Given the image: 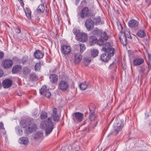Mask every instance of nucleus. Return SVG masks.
<instances>
[{"mask_svg": "<svg viewBox=\"0 0 151 151\" xmlns=\"http://www.w3.org/2000/svg\"><path fill=\"white\" fill-rule=\"evenodd\" d=\"M71 50L70 47L66 45H62L61 47V50L62 53L64 55L69 54Z\"/></svg>", "mask_w": 151, "mask_h": 151, "instance_id": "obj_8", "label": "nucleus"}, {"mask_svg": "<svg viewBox=\"0 0 151 151\" xmlns=\"http://www.w3.org/2000/svg\"><path fill=\"white\" fill-rule=\"evenodd\" d=\"M116 64L115 63H113L109 66V69L113 71H115L117 68Z\"/></svg>", "mask_w": 151, "mask_h": 151, "instance_id": "obj_33", "label": "nucleus"}, {"mask_svg": "<svg viewBox=\"0 0 151 151\" xmlns=\"http://www.w3.org/2000/svg\"><path fill=\"white\" fill-rule=\"evenodd\" d=\"M49 79L50 82L52 83H55L58 81V76L55 74H52L49 77Z\"/></svg>", "mask_w": 151, "mask_h": 151, "instance_id": "obj_19", "label": "nucleus"}, {"mask_svg": "<svg viewBox=\"0 0 151 151\" xmlns=\"http://www.w3.org/2000/svg\"><path fill=\"white\" fill-rule=\"evenodd\" d=\"M13 63L12 60L10 59H6L3 61L2 65L5 68L8 69L12 66Z\"/></svg>", "mask_w": 151, "mask_h": 151, "instance_id": "obj_11", "label": "nucleus"}, {"mask_svg": "<svg viewBox=\"0 0 151 151\" xmlns=\"http://www.w3.org/2000/svg\"><path fill=\"white\" fill-rule=\"evenodd\" d=\"M91 56L93 58H95L98 55L99 51L95 49H91Z\"/></svg>", "mask_w": 151, "mask_h": 151, "instance_id": "obj_28", "label": "nucleus"}, {"mask_svg": "<svg viewBox=\"0 0 151 151\" xmlns=\"http://www.w3.org/2000/svg\"><path fill=\"white\" fill-rule=\"evenodd\" d=\"M3 75V71L0 69V78L2 77Z\"/></svg>", "mask_w": 151, "mask_h": 151, "instance_id": "obj_52", "label": "nucleus"}, {"mask_svg": "<svg viewBox=\"0 0 151 151\" xmlns=\"http://www.w3.org/2000/svg\"><path fill=\"white\" fill-rule=\"evenodd\" d=\"M4 53L2 52H0V59H2L4 56Z\"/></svg>", "mask_w": 151, "mask_h": 151, "instance_id": "obj_50", "label": "nucleus"}, {"mask_svg": "<svg viewBox=\"0 0 151 151\" xmlns=\"http://www.w3.org/2000/svg\"><path fill=\"white\" fill-rule=\"evenodd\" d=\"M28 56L26 55L23 56L21 60L22 63L24 64L28 60Z\"/></svg>", "mask_w": 151, "mask_h": 151, "instance_id": "obj_40", "label": "nucleus"}, {"mask_svg": "<svg viewBox=\"0 0 151 151\" xmlns=\"http://www.w3.org/2000/svg\"><path fill=\"white\" fill-rule=\"evenodd\" d=\"M144 62V60L142 58H136L133 61V64L134 66L140 65Z\"/></svg>", "mask_w": 151, "mask_h": 151, "instance_id": "obj_21", "label": "nucleus"}, {"mask_svg": "<svg viewBox=\"0 0 151 151\" xmlns=\"http://www.w3.org/2000/svg\"><path fill=\"white\" fill-rule=\"evenodd\" d=\"M128 24L130 27L132 28L137 27L138 25L139 22L136 20L133 19L129 21Z\"/></svg>", "mask_w": 151, "mask_h": 151, "instance_id": "obj_15", "label": "nucleus"}, {"mask_svg": "<svg viewBox=\"0 0 151 151\" xmlns=\"http://www.w3.org/2000/svg\"><path fill=\"white\" fill-rule=\"evenodd\" d=\"M147 68V67L145 65H142L139 67V69H138L139 73L143 74L145 73L146 74V70Z\"/></svg>", "mask_w": 151, "mask_h": 151, "instance_id": "obj_29", "label": "nucleus"}, {"mask_svg": "<svg viewBox=\"0 0 151 151\" xmlns=\"http://www.w3.org/2000/svg\"><path fill=\"white\" fill-rule=\"evenodd\" d=\"M94 22L90 18L87 19L85 22V26L88 31H90L94 27Z\"/></svg>", "mask_w": 151, "mask_h": 151, "instance_id": "obj_7", "label": "nucleus"}, {"mask_svg": "<svg viewBox=\"0 0 151 151\" xmlns=\"http://www.w3.org/2000/svg\"><path fill=\"white\" fill-rule=\"evenodd\" d=\"M29 78L32 81H37L38 80V77L35 73H31L29 75Z\"/></svg>", "mask_w": 151, "mask_h": 151, "instance_id": "obj_34", "label": "nucleus"}, {"mask_svg": "<svg viewBox=\"0 0 151 151\" xmlns=\"http://www.w3.org/2000/svg\"><path fill=\"white\" fill-rule=\"evenodd\" d=\"M79 87L80 89L82 90H84L87 88L90 87V85H89L88 83H86V82H83L79 85Z\"/></svg>", "mask_w": 151, "mask_h": 151, "instance_id": "obj_25", "label": "nucleus"}, {"mask_svg": "<svg viewBox=\"0 0 151 151\" xmlns=\"http://www.w3.org/2000/svg\"><path fill=\"white\" fill-rule=\"evenodd\" d=\"M148 69L147 71L146 72V74H147L148 72L151 70V64L150 63H148Z\"/></svg>", "mask_w": 151, "mask_h": 151, "instance_id": "obj_49", "label": "nucleus"}, {"mask_svg": "<svg viewBox=\"0 0 151 151\" xmlns=\"http://www.w3.org/2000/svg\"><path fill=\"white\" fill-rule=\"evenodd\" d=\"M47 90H49L47 89V87L46 86H43L40 89V92L41 94H44L47 91Z\"/></svg>", "mask_w": 151, "mask_h": 151, "instance_id": "obj_37", "label": "nucleus"}, {"mask_svg": "<svg viewBox=\"0 0 151 151\" xmlns=\"http://www.w3.org/2000/svg\"><path fill=\"white\" fill-rule=\"evenodd\" d=\"M44 53L40 51V50H37L34 52V55L37 59H41L44 56Z\"/></svg>", "mask_w": 151, "mask_h": 151, "instance_id": "obj_18", "label": "nucleus"}, {"mask_svg": "<svg viewBox=\"0 0 151 151\" xmlns=\"http://www.w3.org/2000/svg\"><path fill=\"white\" fill-rule=\"evenodd\" d=\"M0 130L1 131H3V134L4 135L5 134H6V132L5 130V128L4 127V124L2 122H0Z\"/></svg>", "mask_w": 151, "mask_h": 151, "instance_id": "obj_38", "label": "nucleus"}, {"mask_svg": "<svg viewBox=\"0 0 151 151\" xmlns=\"http://www.w3.org/2000/svg\"><path fill=\"white\" fill-rule=\"evenodd\" d=\"M91 60L88 58H85L83 59V63L86 66H87L91 62Z\"/></svg>", "mask_w": 151, "mask_h": 151, "instance_id": "obj_39", "label": "nucleus"}, {"mask_svg": "<svg viewBox=\"0 0 151 151\" xmlns=\"http://www.w3.org/2000/svg\"><path fill=\"white\" fill-rule=\"evenodd\" d=\"M73 32L74 35H76V38H77V35L81 33L79 30L76 29H73Z\"/></svg>", "mask_w": 151, "mask_h": 151, "instance_id": "obj_44", "label": "nucleus"}, {"mask_svg": "<svg viewBox=\"0 0 151 151\" xmlns=\"http://www.w3.org/2000/svg\"><path fill=\"white\" fill-rule=\"evenodd\" d=\"M20 124L22 127L27 128V130L25 131V132L27 133H31L36 129L37 125L33 122L32 119H28L22 121Z\"/></svg>", "mask_w": 151, "mask_h": 151, "instance_id": "obj_1", "label": "nucleus"}, {"mask_svg": "<svg viewBox=\"0 0 151 151\" xmlns=\"http://www.w3.org/2000/svg\"><path fill=\"white\" fill-rule=\"evenodd\" d=\"M52 118L50 117L46 121H42L40 124V127L45 130V135L47 136L52 131L53 124L52 122Z\"/></svg>", "mask_w": 151, "mask_h": 151, "instance_id": "obj_2", "label": "nucleus"}, {"mask_svg": "<svg viewBox=\"0 0 151 151\" xmlns=\"http://www.w3.org/2000/svg\"><path fill=\"white\" fill-rule=\"evenodd\" d=\"M22 69L21 66L16 65L12 68V72L13 73H16L20 71Z\"/></svg>", "mask_w": 151, "mask_h": 151, "instance_id": "obj_27", "label": "nucleus"}, {"mask_svg": "<svg viewBox=\"0 0 151 151\" xmlns=\"http://www.w3.org/2000/svg\"><path fill=\"white\" fill-rule=\"evenodd\" d=\"M109 36L105 32H103L101 33V38L97 41V44L99 46L103 45L104 42L106 41L109 38Z\"/></svg>", "mask_w": 151, "mask_h": 151, "instance_id": "obj_4", "label": "nucleus"}, {"mask_svg": "<svg viewBox=\"0 0 151 151\" xmlns=\"http://www.w3.org/2000/svg\"><path fill=\"white\" fill-rule=\"evenodd\" d=\"M147 55L148 59H151V55L150 53H148Z\"/></svg>", "mask_w": 151, "mask_h": 151, "instance_id": "obj_53", "label": "nucleus"}, {"mask_svg": "<svg viewBox=\"0 0 151 151\" xmlns=\"http://www.w3.org/2000/svg\"><path fill=\"white\" fill-rule=\"evenodd\" d=\"M74 120H76L78 122H81L83 118V114L77 112L74 113L73 114Z\"/></svg>", "mask_w": 151, "mask_h": 151, "instance_id": "obj_9", "label": "nucleus"}, {"mask_svg": "<svg viewBox=\"0 0 151 151\" xmlns=\"http://www.w3.org/2000/svg\"><path fill=\"white\" fill-rule=\"evenodd\" d=\"M23 134V131L22 129L20 128L18 129L17 131V134L20 136H21Z\"/></svg>", "mask_w": 151, "mask_h": 151, "instance_id": "obj_46", "label": "nucleus"}, {"mask_svg": "<svg viewBox=\"0 0 151 151\" xmlns=\"http://www.w3.org/2000/svg\"><path fill=\"white\" fill-rule=\"evenodd\" d=\"M43 65V63L42 61H40L37 63L35 65V69L36 71H40L41 67V65Z\"/></svg>", "mask_w": 151, "mask_h": 151, "instance_id": "obj_30", "label": "nucleus"}, {"mask_svg": "<svg viewBox=\"0 0 151 151\" xmlns=\"http://www.w3.org/2000/svg\"><path fill=\"white\" fill-rule=\"evenodd\" d=\"M95 15V14L93 12H90L87 6H85L82 9L80 13L81 17L83 19L86 17L91 18Z\"/></svg>", "mask_w": 151, "mask_h": 151, "instance_id": "obj_3", "label": "nucleus"}, {"mask_svg": "<svg viewBox=\"0 0 151 151\" xmlns=\"http://www.w3.org/2000/svg\"><path fill=\"white\" fill-rule=\"evenodd\" d=\"M19 142L20 143L24 145H27L28 144L29 141L28 138L27 137H22L19 139Z\"/></svg>", "mask_w": 151, "mask_h": 151, "instance_id": "obj_23", "label": "nucleus"}, {"mask_svg": "<svg viewBox=\"0 0 151 151\" xmlns=\"http://www.w3.org/2000/svg\"><path fill=\"white\" fill-rule=\"evenodd\" d=\"M43 133L41 131L37 132L35 134L34 136V138L35 139H37L40 138L42 139L43 138Z\"/></svg>", "mask_w": 151, "mask_h": 151, "instance_id": "obj_26", "label": "nucleus"}, {"mask_svg": "<svg viewBox=\"0 0 151 151\" xmlns=\"http://www.w3.org/2000/svg\"><path fill=\"white\" fill-rule=\"evenodd\" d=\"M82 56L80 53H75L74 55V63L75 64L79 63L82 60Z\"/></svg>", "mask_w": 151, "mask_h": 151, "instance_id": "obj_16", "label": "nucleus"}, {"mask_svg": "<svg viewBox=\"0 0 151 151\" xmlns=\"http://www.w3.org/2000/svg\"><path fill=\"white\" fill-rule=\"evenodd\" d=\"M90 112L88 118L91 121H93L96 118V115L94 112V109H92L91 107H89Z\"/></svg>", "mask_w": 151, "mask_h": 151, "instance_id": "obj_14", "label": "nucleus"}, {"mask_svg": "<svg viewBox=\"0 0 151 151\" xmlns=\"http://www.w3.org/2000/svg\"><path fill=\"white\" fill-rule=\"evenodd\" d=\"M53 113L52 118L54 121L56 122H58L59 119V116L57 114V110L55 108H53L52 109Z\"/></svg>", "mask_w": 151, "mask_h": 151, "instance_id": "obj_17", "label": "nucleus"}, {"mask_svg": "<svg viewBox=\"0 0 151 151\" xmlns=\"http://www.w3.org/2000/svg\"><path fill=\"white\" fill-rule=\"evenodd\" d=\"M124 125L123 120L117 119L114 125V129L116 133H118L121 130Z\"/></svg>", "mask_w": 151, "mask_h": 151, "instance_id": "obj_5", "label": "nucleus"}, {"mask_svg": "<svg viewBox=\"0 0 151 151\" xmlns=\"http://www.w3.org/2000/svg\"><path fill=\"white\" fill-rule=\"evenodd\" d=\"M94 20L95 21V24L96 25H99L100 22V17L98 16L95 17Z\"/></svg>", "mask_w": 151, "mask_h": 151, "instance_id": "obj_41", "label": "nucleus"}, {"mask_svg": "<svg viewBox=\"0 0 151 151\" xmlns=\"http://www.w3.org/2000/svg\"><path fill=\"white\" fill-rule=\"evenodd\" d=\"M115 51V49L113 47H110L109 49V50L106 52V53L107 54H108V55L110 56V58L112 56H113L114 54V52Z\"/></svg>", "mask_w": 151, "mask_h": 151, "instance_id": "obj_32", "label": "nucleus"}, {"mask_svg": "<svg viewBox=\"0 0 151 151\" xmlns=\"http://www.w3.org/2000/svg\"><path fill=\"white\" fill-rule=\"evenodd\" d=\"M96 40L97 38L95 36H91L89 39V41L91 45H92L94 43H95Z\"/></svg>", "mask_w": 151, "mask_h": 151, "instance_id": "obj_36", "label": "nucleus"}, {"mask_svg": "<svg viewBox=\"0 0 151 151\" xmlns=\"http://www.w3.org/2000/svg\"><path fill=\"white\" fill-rule=\"evenodd\" d=\"M126 32L124 33H122L119 37V39L123 45L125 46L127 44V36L126 35Z\"/></svg>", "mask_w": 151, "mask_h": 151, "instance_id": "obj_12", "label": "nucleus"}, {"mask_svg": "<svg viewBox=\"0 0 151 151\" xmlns=\"http://www.w3.org/2000/svg\"><path fill=\"white\" fill-rule=\"evenodd\" d=\"M111 42H106L102 46V50L106 52L109 50L111 47Z\"/></svg>", "mask_w": 151, "mask_h": 151, "instance_id": "obj_22", "label": "nucleus"}, {"mask_svg": "<svg viewBox=\"0 0 151 151\" xmlns=\"http://www.w3.org/2000/svg\"><path fill=\"white\" fill-rule=\"evenodd\" d=\"M1 88V82H0V89Z\"/></svg>", "mask_w": 151, "mask_h": 151, "instance_id": "obj_57", "label": "nucleus"}, {"mask_svg": "<svg viewBox=\"0 0 151 151\" xmlns=\"http://www.w3.org/2000/svg\"><path fill=\"white\" fill-rule=\"evenodd\" d=\"M13 59L15 60H18V58L17 57H14L13 58Z\"/></svg>", "mask_w": 151, "mask_h": 151, "instance_id": "obj_56", "label": "nucleus"}, {"mask_svg": "<svg viewBox=\"0 0 151 151\" xmlns=\"http://www.w3.org/2000/svg\"><path fill=\"white\" fill-rule=\"evenodd\" d=\"M110 56L108 55L107 53H103L101 56V58L102 61L104 62H107L110 59Z\"/></svg>", "mask_w": 151, "mask_h": 151, "instance_id": "obj_20", "label": "nucleus"}, {"mask_svg": "<svg viewBox=\"0 0 151 151\" xmlns=\"http://www.w3.org/2000/svg\"><path fill=\"white\" fill-rule=\"evenodd\" d=\"M77 40L82 42H86L87 40V35L86 33L81 32L77 36Z\"/></svg>", "mask_w": 151, "mask_h": 151, "instance_id": "obj_10", "label": "nucleus"}, {"mask_svg": "<svg viewBox=\"0 0 151 151\" xmlns=\"http://www.w3.org/2000/svg\"><path fill=\"white\" fill-rule=\"evenodd\" d=\"M127 33H126V35H127V37H128L129 38H130V39H132V37L130 35V32L128 31L126 32Z\"/></svg>", "mask_w": 151, "mask_h": 151, "instance_id": "obj_48", "label": "nucleus"}, {"mask_svg": "<svg viewBox=\"0 0 151 151\" xmlns=\"http://www.w3.org/2000/svg\"><path fill=\"white\" fill-rule=\"evenodd\" d=\"M84 3H85L86 4L87 3L86 0H83V1H82L81 2V4H83ZM85 5H86V4Z\"/></svg>", "mask_w": 151, "mask_h": 151, "instance_id": "obj_54", "label": "nucleus"}, {"mask_svg": "<svg viewBox=\"0 0 151 151\" xmlns=\"http://www.w3.org/2000/svg\"><path fill=\"white\" fill-rule=\"evenodd\" d=\"M45 10L44 5L43 4H40L36 9V12L37 13L41 14L43 13Z\"/></svg>", "mask_w": 151, "mask_h": 151, "instance_id": "obj_24", "label": "nucleus"}, {"mask_svg": "<svg viewBox=\"0 0 151 151\" xmlns=\"http://www.w3.org/2000/svg\"><path fill=\"white\" fill-rule=\"evenodd\" d=\"M43 94L46 97L49 98L51 95V93L49 90H47V91L45 93Z\"/></svg>", "mask_w": 151, "mask_h": 151, "instance_id": "obj_45", "label": "nucleus"}, {"mask_svg": "<svg viewBox=\"0 0 151 151\" xmlns=\"http://www.w3.org/2000/svg\"><path fill=\"white\" fill-rule=\"evenodd\" d=\"M137 35L140 37H144L145 35V33L142 30H140L138 31L136 34Z\"/></svg>", "mask_w": 151, "mask_h": 151, "instance_id": "obj_35", "label": "nucleus"}, {"mask_svg": "<svg viewBox=\"0 0 151 151\" xmlns=\"http://www.w3.org/2000/svg\"><path fill=\"white\" fill-rule=\"evenodd\" d=\"M25 14L28 18H30L31 17V13L30 11H25Z\"/></svg>", "mask_w": 151, "mask_h": 151, "instance_id": "obj_47", "label": "nucleus"}, {"mask_svg": "<svg viewBox=\"0 0 151 151\" xmlns=\"http://www.w3.org/2000/svg\"><path fill=\"white\" fill-rule=\"evenodd\" d=\"M125 0V1H127V0Z\"/></svg>", "mask_w": 151, "mask_h": 151, "instance_id": "obj_58", "label": "nucleus"}, {"mask_svg": "<svg viewBox=\"0 0 151 151\" xmlns=\"http://www.w3.org/2000/svg\"><path fill=\"white\" fill-rule=\"evenodd\" d=\"M80 47V52L81 53H83L85 49V46L84 44H81L79 45Z\"/></svg>", "mask_w": 151, "mask_h": 151, "instance_id": "obj_42", "label": "nucleus"}, {"mask_svg": "<svg viewBox=\"0 0 151 151\" xmlns=\"http://www.w3.org/2000/svg\"><path fill=\"white\" fill-rule=\"evenodd\" d=\"M12 81L11 80L9 79L5 80L2 83L3 87L4 88H9L12 85Z\"/></svg>", "mask_w": 151, "mask_h": 151, "instance_id": "obj_13", "label": "nucleus"}, {"mask_svg": "<svg viewBox=\"0 0 151 151\" xmlns=\"http://www.w3.org/2000/svg\"><path fill=\"white\" fill-rule=\"evenodd\" d=\"M59 88L63 91L67 90L69 88L68 82L64 80L61 81L58 84Z\"/></svg>", "mask_w": 151, "mask_h": 151, "instance_id": "obj_6", "label": "nucleus"}, {"mask_svg": "<svg viewBox=\"0 0 151 151\" xmlns=\"http://www.w3.org/2000/svg\"><path fill=\"white\" fill-rule=\"evenodd\" d=\"M40 117L42 119H44L47 117V113L46 112H41L40 115Z\"/></svg>", "mask_w": 151, "mask_h": 151, "instance_id": "obj_43", "label": "nucleus"}, {"mask_svg": "<svg viewBox=\"0 0 151 151\" xmlns=\"http://www.w3.org/2000/svg\"><path fill=\"white\" fill-rule=\"evenodd\" d=\"M16 31L17 33H20L21 32L20 29L19 28H17L16 29Z\"/></svg>", "mask_w": 151, "mask_h": 151, "instance_id": "obj_51", "label": "nucleus"}, {"mask_svg": "<svg viewBox=\"0 0 151 151\" xmlns=\"http://www.w3.org/2000/svg\"><path fill=\"white\" fill-rule=\"evenodd\" d=\"M30 72V70L27 67L23 68L22 72L24 77H25L27 76Z\"/></svg>", "mask_w": 151, "mask_h": 151, "instance_id": "obj_31", "label": "nucleus"}, {"mask_svg": "<svg viewBox=\"0 0 151 151\" xmlns=\"http://www.w3.org/2000/svg\"><path fill=\"white\" fill-rule=\"evenodd\" d=\"M80 1V0H76L75 2V4L76 5H77L78 4L79 2Z\"/></svg>", "mask_w": 151, "mask_h": 151, "instance_id": "obj_55", "label": "nucleus"}]
</instances>
